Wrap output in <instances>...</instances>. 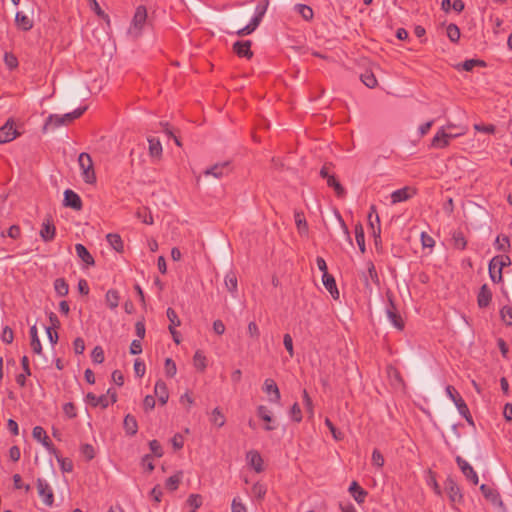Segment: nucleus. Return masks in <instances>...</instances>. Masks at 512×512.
Here are the masks:
<instances>
[{
    "instance_id": "obj_61",
    "label": "nucleus",
    "mask_w": 512,
    "mask_h": 512,
    "mask_svg": "<svg viewBox=\"0 0 512 512\" xmlns=\"http://www.w3.org/2000/svg\"><path fill=\"white\" fill-rule=\"evenodd\" d=\"M166 314L167 318L170 321V325H172L173 328H175L176 326H180L181 322L178 318L176 311L173 308H168Z\"/></svg>"
},
{
    "instance_id": "obj_16",
    "label": "nucleus",
    "mask_w": 512,
    "mask_h": 512,
    "mask_svg": "<svg viewBox=\"0 0 512 512\" xmlns=\"http://www.w3.org/2000/svg\"><path fill=\"white\" fill-rule=\"evenodd\" d=\"M349 492L358 504L364 503L365 498L368 494L367 491L360 487V485L356 481H353L350 484Z\"/></svg>"
},
{
    "instance_id": "obj_43",
    "label": "nucleus",
    "mask_w": 512,
    "mask_h": 512,
    "mask_svg": "<svg viewBox=\"0 0 512 512\" xmlns=\"http://www.w3.org/2000/svg\"><path fill=\"white\" fill-rule=\"evenodd\" d=\"M181 479H182V472H178V473L170 476L166 480V488H168L172 491L176 490L181 482Z\"/></svg>"
},
{
    "instance_id": "obj_24",
    "label": "nucleus",
    "mask_w": 512,
    "mask_h": 512,
    "mask_svg": "<svg viewBox=\"0 0 512 512\" xmlns=\"http://www.w3.org/2000/svg\"><path fill=\"white\" fill-rule=\"evenodd\" d=\"M123 427L127 435L134 436L138 431V423L134 416L127 414L124 418Z\"/></svg>"
},
{
    "instance_id": "obj_26",
    "label": "nucleus",
    "mask_w": 512,
    "mask_h": 512,
    "mask_svg": "<svg viewBox=\"0 0 512 512\" xmlns=\"http://www.w3.org/2000/svg\"><path fill=\"white\" fill-rule=\"evenodd\" d=\"M86 399H87L88 403L94 407L101 406L102 408H107L109 406L108 396L104 395V394L100 395V396H96L93 393H88L86 395Z\"/></svg>"
},
{
    "instance_id": "obj_25",
    "label": "nucleus",
    "mask_w": 512,
    "mask_h": 512,
    "mask_svg": "<svg viewBox=\"0 0 512 512\" xmlns=\"http://www.w3.org/2000/svg\"><path fill=\"white\" fill-rule=\"evenodd\" d=\"M148 143H149V155L153 158L159 159L162 156V151H163L160 140L156 137H149Z\"/></svg>"
},
{
    "instance_id": "obj_55",
    "label": "nucleus",
    "mask_w": 512,
    "mask_h": 512,
    "mask_svg": "<svg viewBox=\"0 0 512 512\" xmlns=\"http://www.w3.org/2000/svg\"><path fill=\"white\" fill-rule=\"evenodd\" d=\"M177 372L176 364L171 358L165 360V374L168 377H173Z\"/></svg>"
},
{
    "instance_id": "obj_6",
    "label": "nucleus",
    "mask_w": 512,
    "mask_h": 512,
    "mask_svg": "<svg viewBox=\"0 0 512 512\" xmlns=\"http://www.w3.org/2000/svg\"><path fill=\"white\" fill-rule=\"evenodd\" d=\"M361 279L364 282L366 289L370 291L372 290V284L379 286V277L372 262L367 263V271L362 272Z\"/></svg>"
},
{
    "instance_id": "obj_18",
    "label": "nucleus",
    "mask_w": 512,
    "mask_h": 512,
    "mask_svg": "<svg viewBox=\"0 0 512 512\" xmlns=\"http://www.w3.org/2000/svg\"><path fill=\"white\" fill-rule=\"evenodd\" d=\"M15 23L22 31H29L33 28V20L23 12H17L15 15Z\"/></svg>"
},
{
    "instance_id": "obj_58",
    "label": "nucleus",
    "mask_w": 512,
    "mask_h": 512,
    "mask_svg": "<svg viewBox=\"0 0 512 512\" xmlns=\"http://www.w3.org/2000/svg\"><path fill=\"white\" fill-rule=\"evenodd\" d=\"M81 454L90 461L95 457V451L92 445L84 444L81 446Z\"/></svg>"
},
{
    "instance_id": "obj_50",
    "label": "nucleus",
    "mask_w": 512,
    "mask_h": 512,
    "mask_svg": "<svg viewBox=\"0 0 512 512\" xmlns=\"http://www.w3.org/2000/svg\"><path fill=\"white\" fill-rule=\"evenodd\" d=\"M368 223L371 227L373 234L380 233V219L378 214L372 215V213L368 214Z\"/></svg>"
},
{
    "instance_id": "obj_27",
    "label": "nucleus",
    "mask_w": 512,
    "mask_h": 512,
    "mask_svg": "<svg viewBox=\"0 0 512 512\" xmlns=\"http://www.w3.org/2000/svg\"><path fill=\"white\" fill-rule=\"evenodd\" d=\"M62 125H65L63 116L62 115H58V114H51V115H49V117L45 121L43 130L47 131L49 129H55V128H58V127H60Z\"/></svg>"
},
{
    "instance_id": "obj_4",
    "label": "nucleus",
    "mask_w": 512,
    "mask_h": 512,
    "mask_svg": "<svg viewBox=\"0 0 512 512\" xmlns=\"http://www.w3.org/2000/svg\"><path fill=\"white\" fill-rule=\"evenodd\" d=\"M20 136V132L15 128L13 120L9 119L7 122L0 127V144L11 142Z\"/></svg>"
},
{
    "instance_id": "obj_28",
    "label": "nucleus",
    "mask_w": 512,
    "mask_h": 512,
    "mask_svg": "<svg viewBox=\"0 0 512 512\" xmlns=\"http://www.w3.org/2000/svg\"><path fill=\"white\" fill-rule=\"evenodd\" d=\"M64 206L71 207L74 210H80L82 208V201L79 194H64Z\"/></svg>"
},
{
    "instance_id": "obj_23",
    "label": "nucleus",
    "mask_w": 512,
    "mask_h": 512,
    "mask_svg": "<svg viewBox=\"0 0 512 512\" xmlns=\"http://www.w3.org/2000/svg\"><path fill=\"white\" fill-rule=\"evenodd\" d=\"M154 392L155 395L158 397L159 402L162 405H165L169 398V393L165 382L162 380H158L155 384Z\"/></svg>"
},
{
    "instance_id": "obj_11",
    "label": "nucleus",
    "mask_w": 512,
    "mask_h": 512,
    "mask_svg": "<svg viewBox=\"0 0 512 512\" xmlns=\"http://www.w3.org/2000/svg\"><path fill=\"white\" fill-rule=\"evenodd\" d=\"M480 490L483 496L490 501L494 506L503 507V502L501 500L499 492L491 486L486 484H482L480 486Z\"/></svg>"
},
{
    "instance_id": "obj_49",
    "label": "nucleus",
    "mask_w": 512,
    "mask_h": 512,
    "mask_svg": "<svg viewBox=\"0 0 512 512\" xmlns=\"http://www.w3.org/2000/svg\"><path fill=\"white\" fill-rule=\"evenodd\" d=\"M431 145L434 148H439V149H442V148H445L448 146V142H447L446 138L441 136V129L433 137Z\"/></svg>"
},
{
    "instance_id": "obj_8",
    "label": "nucleus",
    "mask_w": 512,
    "mask_h": 512,
    "mask_svg": "<svg viewBox=\"0 0 512 512\" xmlns=\"http://www.w3.org/2000/svg\"><path fill=\"white\" fill-rule=\"evenodd\" d=\"M389 306L387 307V316L391 323L399 330H402L404 328V322L400 316V314L397 312L396 307L394 305L392 295L390 293H387Z\"/></svg>"
},
{
    "instance_id": "obj_7",
    "label": "nucleus",
    "mask_w": 512,
    "mask_h": 512,
    "mask_svg": "<svg viewBox=\"0 0 512 512\" xmlns=\"http://www.w3.org/2000/svg\"><path fill=\"white\" fill-rule=\"evenodd\" d=\"M230 172H231V164L229 161H225L222 163H216L212 167L206 169L203 172V175L205 177L212 175L215 178L220 179L224 175H228Z\"/></svg>"
},
{
    "instance_id": "obj_30",
    "label": "nucleus",
    "mask_w": 512,
    "mask_h": 512,
    "mask_svg": "<svg viewBox=\"0 0 512 512\" xmlns=\"http://www.w3.org/2000/svg\"><path fill=\"white\" fill-rule=\"evenodd\" d=\"M119 300H120V297H119L118 291H116L114 289H110L107 291V293L105 295V302H106V305L110 309L117 308L119 305Z\"/></svg>"
},
{
    "instance_id": "obj_62",
    "label": "nucleus",
    "mask_w": 512,
    "mask_h": 512,
    "mask_svg": "<svg viewBox=\"0 0 512 512\" xmlns=\"http://www.w3.org/2000/svg\"><path fill=\"white\" fill-rule=\"evenodd\" d=\"M149 448L154 456L162 457L163 449L161 444L157 440H152L149 442Z\"/></svg>"
},
{
    "instance_id": "obj_60",
    "label": "nucleus",
    "mask_w": 512,
    "mask_h": 512,
    "mask_svg": "<svg viewBox=\"0 0 512 512\" xmlns=\"http://www.w3.org/2000/svg\"><path fill=\"white\" fill-rule=\"evenodd\" d=\"M326 180L328 187L333 188L335 192H344L340 182L335 178L333 173Z\"/></svg>"
},
{
    "instance_id": "obj_19",
    "label": "nucleus",
    "mask_w": 512,
    "mask_h": 512,
    "mask_svg": "<svg viewBox=\"0 0 512 512\" xmlns=\"http://www.w3.org/2000/svg\"><path fill=\"white\" fill-rule=\"evenodd\" d=\"M75 251L77 256L88 266H93L95 264L94 258L90 254V252L86 249L83 244H76Z\"/></svg>"
},
{
    "instance_id": "obj_44",
    "label": "nucleus",
    "mask_w": 512,
    "mask_h": 512,
    "mask_svg": "<svg viewBox=\"0 0 512 512\" xmlns=\"http://www.w3.org/2000/svg\"><path fill=\"white\" fill-rule=\"evenodd\" d=\"M476 66L485 67L486 63L480 59H469L461 64L462 69L465 71H472Z\"/></svg>"
},
{
    "instance_id": "obj_15",
    "label": "nucleus",
    "mask_w": 512,
    "mask_h": 512,
    "mask_svg": "<svg viewBox=\"0 0 512 512\" xmlns=\"http://www.w3.org/2000/svg\"><path fill=\"white\" fill-rule=\"evenodd\" d=\"M492 299V292L488 288L487 284H483L477 296V303L480 308L489 306Z\"/></svg>"
},
{
    "instance_id": "obj_32",
    "label": "nucleus",
    "mask_w": 512,
    "mask_h": 512,
    "mask_svg": "<svg viewBox=\"0 0 512 512\" xmlns=\"http://www.w3.org/2000/svg\"><path fill=\"white\" fill-rule=\"evenodd\" d=\"M355 232V239L357 242V245L362 253L365 252V235H364V229L361 223H357L354 228Z\"/></svg>"
},
{
    "instance_id": "obj_48",
    "label": "nucleus",
    "mask_w": 512,
    "mask_h": 512,
    "mask_svg": "<svg viewBox=\"0 0 512 512\" xmlns=\"http://www.w3.org/2000/svg\"><path fill=\"white\" fill-rule=\"evenodd\" d=\"M298 12L305 20H311L313 18L314 12L313 9L305 4H298L296 6Z\"/></svg>"
},
{
    "instance_id": "obj_59",
    "label": "nucleus",
    "mask_w": 512,
    "mask_h": 512,
    "mask_svg": "<svg viewBox=\"0 0 512 512\" xmlns=\"http://www.w3.org/2000/svg\"><path fill=\"white\" fill-rule=\"evenodd\" d=\"M291 418L299 423L302 420V412L298 403H294L290 409Z\"/></svg>"
},
{
    "instance_id": "obj_5",
    "label": "nucleus",
    "mask_w": 512,
    "mask_h": 512,
    "mask_svg": "<svg viewBox=\"0 0 512 512\" xmlns=\"http://www.w3.org/2000/svg\"><path fill=\"white\" fill-rule=\"evenodd\" d=\"M37 490L44 504L48 507H51L54 503V493L51 486L44 479L38 478Z\"/></svg>"
},
{
    "instance_id": "obj_51",
    "label": "nucleus",
    "mask_w": 512,
    "mask_h": 512,
    "mask_svg": "<svg viewBox=\"0 0 512 512\" xmlns=\"http://www.w3.org/2000/svg\"><path fill=\"white\" fill-rule=\"evenodd\" d=\"M252 494L257 498V499H263L266 495V492H267V489H266V486L262 483H255L253 486H252Z\"/></svg>"
},
{
    "instance_id": "obj_31",
    "label": "nucleus",
    "mask_w": 512,
    "mask_h": 512,
    "mask_svg": "<svg viewBox=\"0 0 512 512\" xmlns=\"http://www.w3.org/2000/svg\"><path fill=\"white\" fill-rule=\"evenodd\" d=\"M294 220L299 233L306 234L308 232V224L303 212L295 211Z\"/></svg>"
},
{
    "instance_id": "obj_36",
    "label": "nucleus",
    "mask_w": 512,
    "mask_h": 512,
    "mask_svg": "<svg viewBox=\"0 0 512 512\" xmlns=\"http://www.w3.org/2000/svg\"><path fill=\"white\" fill-rule=\"evenodd\" d=\"M54 289L59 296H66L69 292V286L64 278H57L54 281Z\"/></svg>"
},
{
    "instance_id": "obj_46",
    "label": "nucleus",
    "mask_w": 512,
    "mask_h": 512,
    "mask_svg": "<svg viewBox=\"0 0 512 512\" xmlns=\"http://www.w3.org/2000/svg\"><path fill=\"white\" fill-rule=\"evenodd\" d=\"M136 216L138 219H140L145 224H148V225L153 224V217L151 215V212L147 208L139 209L136 212Z\"/></svg>"
},
{
    "instance_id": "obj_20",
    "label": "nucleus",
    "mask_w": 512,
    "mask_h": 512,
    "mask_svg": "<svg viewBox=\"0 0 512 512\" xmlns=\"http://www.w3.org/2000/svg\"><path fill=\"white\" fill-rule=\"evenodd\" d=\"M34 439L40 441L46 448L50 449L53 444L47 436L46 431L41 426H35L32 431Z\"/></svg>"
},
{
    "instance_id": "obj_22",
    "label": "nucleus",
    "mask_w": 512,
    "mask_h": 512,
    "mask_svg": "<svg viewBox=\"0 0 512 512\" xmlns=\"http://www.w3.org/2000/svg\"><path fill=\"white\" fill-rule=\"evenodd\" d=\"M247 460L256 472L263 470V459L258 451L252 450L247 453Z\"/></svg>"
},
{
    "instance_id": "obj_12",
    "label": "nucleus",
    "mask_w": 512,
    "mask_h": 512,
    "mask_svg": "<svg viewBox=\"0 0 512 512\" xmlns=\"http://www.w3.org/2000/svg\"><path fill=\"white\" fill-rule=\"evenodd\" d=\"M56 228L55 225L51 219V217L45 218V220L42 223V227L40 230V236L43 241L49 242L52 241L55 237Z\"/></svg>"
},
{
    "instance_id": "obj_54",
    "label": "nucleus",
    "mask_w": 512,
    "mask_h": 512,
    "mask_svg": "<svg viewBox=\"0 0 512 512\" xmlns=\"http://www.w3.org/2000/svg\"><path fill=\"white\" fill-rule=\"evenodd\" d=\"M187 503L193 508L194 511H196L202 505V496L199 494H191L187 499Z\"/></svg>"
},
{
    "instance_id": "obj_45",
    "label": "nucleus",
    "mask_w": 512,
    "mask_h": 512,
    "mask_svg": "<svg viewBox=\"0 0 512 512\" xmlns=\"http://www.w3.org/2000/svg\"><path fill=\"white\" fill-rule=\"evenodd\" d=\"M489 276L494 283H500L503 280L502 271L493 266V263L489 262Z\"/></svg>"
},
{
    "instance_id": "obj_2",
    "label": "nucleus",
    "mask_w": 512,
    "mask_h": 512,
    "mask_svg": "<svg viewBox=\"0 0 512 512\" xmlns=\"http://www.w3.org/2000/svg\"><path fill=\"white\" fill-rule=\"evenodd\" d=\"M446 394L454 402L460 415H462L469 424L473 425L474 423L469 408L456 389L453 386L448 385L446 387Z\"/></svg>"
},
{
    "instance_id": "obj_29",
    "label": "nucleus",
    "mask_w": 512,
    "mask_h": 512,
    "mask_svg": "<svg viewBox=\"0 0 512 512\" xmlns=\"http://www.w3.org/2000/svg\"><path fill=\"white\" fill-rule=\"evenodd\" d=\"M30 337H31L30 345H31L33 352L36 354H41L42 353V345H41L40 339L38 337V332H37V328L35 325H33L30 328Z\"/></svg>"
},
{
    "instance_id": "obj_34",
    "label": "nucleus",
    "mask_w": 512,
    "mask_h": 512,
    "mask_svg": "<svg viewBox=\"0 0 512 512\" xmlns=\"http://www.w3.org/2000/svg\"><path fill=\"white\" fill-rule=\"evenodd\" d=\"M453 246L457 249L464 250L467 245L464 234L461 231H454L452 234Z\"/></svg>"
},
{
    "instance_id": "obj_47",
    "label": "nucleus",
    "mask_w": 512,
    "mask_h": 512,
    "mask_svg": "<svg viewBox=\"0 0 512 512\" xmlns=\"http://www.w3.org/2000/svg\"><path fill=\"white\" fill-rule=\"evenodd\" d=\"M494 245L498 251L506 252L510 248L509 238L507 236H497Z\"/></svg>"
},
{
    "instance_id": "obj_64",
    "label": "nucleus",
    "mask_w": 512,
    "mask_h": 512,
    "mask_svg": "<svg viewBox=\"0 0 512 512\" xmlns=\"http://www.w3.org/2000/svg\"><path fill=\"white\" fill-rule=\"evenodd\" d=\"M257 414L265 422H271V420H272L270 411L268 410V408L266 406L260 405L257 408Z\"/></svg>"
},
{
    "instance_id": "obj_10",
    "label": "nucleus",
    "mask_w": 512,
    "mask_h": 512,
    "mask_svg": "<svg viewBox=\"0 0 512 512\" xmlns=\"http://www.w3.org/2000/svg\"><path fill=\"white\" fill-rule=\"evenodd\" d=\"M444 488L452 503H457L462 500L463 496L460 492V488L453 479L448 478L445 481Z\"/></svg>"
},
{
    "instance_id": "obj_17",
    "label": "nucleus",
    "mask_w": 512,
    "mask_h": 512,
    "mask_svg": "<svg viewBox=\"0 0 512 512\" xmlns=\"http://www.w3.org/2000/svg\"><path fill=\"white\" fill-rule=\"evenodd\" d=\"M22 373L16 376V382L20 387H24L26 385V377L31 375V370L29 367V359L27 356H23L21 359Z\"/></svg>"
},
{
    "instance_id": "obj_37",
    "label": "nucleus",
    "mask_w": 512,
    "mask_h": 512,
    "mask_svg": "<svg viewBox=\"0 0 512 512\" xmlns=\"http://www.w3.org/2000/svg\"><path fill=\"white\" fill-rule=\"evenodd\" d=\"M87 110V107L84 106V107H79L77 109H75L74 111L70 112V113H66L63 116V119H64V122H65V125L73 122L75 119L79 118L80 116L83 115V113Z\"/></svg>"
},
{
    "instance_id": "obj_21",
    "label": "nucleus",
    "mask_w": 512,
    "mask_h": 512,
    "mask_svg": "<svg viewBox=\"0 0 512 512\" xmlns=\"http://www.w3.org/2000/svg\"><path fill=\"white\" fill-rule=\"evenodd\" d=\"M322 281H323V285L329 291L331 296L334 299H338L339 291L337 289L334 277L332 275H330L329 273L328 274H323Z\"/></svg>"
},
{
    "instance_id": "obj_41",
    "label": "nucleus",
    "mask_w": 512,
    "mask_h": 512,
    "mask_svg": "<svg viewBox=\"0 0 512 512\" xmlns=\"http://www.w3.org/2000/svg\"><path fill=\"white\" fill-rule=\"evenodd\" d=\"M210 420L217 427L224 426L226 422L224 415L222 414L221 410L218 407L212 411Z\"/></svg>"
},
{
    "instance_id": "obj_52",
    "label": "nucleus",
    "mask_w": 512,
    "mask_h": 512,
    "mask_svg": "<svg viewBox=\"0 0 512 512\" xmlns=\"http://www.w3.org/2000/svg\"><path fill=\"white\" fill-rule=\"evenodd\" d=\"M4 62H5V65L8 67V69H10V70H13L18 67V59L11 52H6L4 54Z\"/></svg>"
},
{
    "instance_id": "obj_14",
    "label": "nucleus",
    "mask_w": 512,
    "mask_h": 512,
    "mask_svg": "<svg viewBox=\"0 0 512 512\" xmlns=\"http://www.w3.org/2000/svg\"><path fill=\"white\" fill-rule=\"evenodd\" d=\"M263 390L265 393L272 395L269 399L270 402L278 403L280 401V391L274 380L266 379Z\"/></svg>"
},
{
    "instance_id": "obj_39",
    "label": "nucleus",
    "mask_w": 512,
    "mask_h": 512,
    "mask_svg": "<svg viewBox=\"0 0 512 512\" xmlns=\"http://www.w3.org/2000/svg\"><path fill=\"white\" fill-rule=\"evenodd\" d=\"M206 361L205 355L200 350L195 352L193 357V364L195 368L200 371H204L207 366Z\"/></svg>"
},
{
    "instance_id": "obj_35",
    "label": "nucleus",
    "mask_w": 512,
    "mask_h": 512,
    "mask_svg": "<svg viewBox=\"0 0 512 512\" xmlns=\"http://www.w3.org/2000/svg\"><path fill=\"white\" fill-rule=\"evenodd\" d=\"M446 32L447 37L451 42L458 43L461 33L459 27L456 24L450 23L446 28Z\"/></svg>"
},
{
    "instance_id": "obj_38",
    "label": "nucleus",
    "mask_w": 512,
    "mask_h": 512,
    "mask_svg": "<svg viewBox=\"0 0 512 512\" xmlns=\"http://www.w3.org/2000/svg\"><path fill=\"white\" fill-rule=\"evenodd\" d=\"M225 286L231 293L237 292V277L234 272H229L225 276Z\"/></svg>"
},
{
    "instance_id": "obj_40",
    "label": "nucleus",
    "mask_w": 512,
    "mask_h": 512,
    "mask_svg": "<svg viewBox=\"0 0 512 512\" xmlns=\"http://www.w3.org/2000/svg\"><path fill=\"white\" fill-rule=\"evenodd\" d=\"M360 78L363 84L368 88H374L378 84L375 75L370 71H366L365 73L361 74Z\"/></svg>"
},
{
    "instance_id": "obj_42",
    "label": "nucleus",
    "mask_w": 512,
    "mask_h": 512,
    "mask_svg": "<svg viewBox=\"0 0 512 512\" xmlns=\"http://www.w3.org/2000/svg\"><path fill=\"white\" fill-rule=\"evenodd\" d=\"M490 261L493 263V266H497L501 271L504 267L511 264V260L507 255L495 256Z\"/></svg>"
},
{
    "instance_id": "obj_13",
    "label": "nucleus",
    "mask_w": 512,
    "mask_h": 512,
    "mask_svg": "<svg viewBox=\"0 0 512 512\" xmlns=\"http://www.w3.org/2000/svg\"><path fill=\"white\" fill-rule=\"evenodd\" d=\"M252 42L250 40L245 41H236L233 44V51L239 57L251 59L253 56V52L251 51Z\"/></svg>"
},
{
    "instance_id": "obj_53",
    "label": "nucleus",
    "mask_w": 512,
    "mask_h": 512,
    "mask_svg": "<svg viewBox=\"0 0 512 512\" xmlns=\"http://www.w3.org/2000/svg\"><path fill=\"white\" fill-rule=\"evenodd\" d=\"M247 333L251 339L255 341L259 340L260 330L255 321H251L248 323Z\"/></svg>"
},
{
    "instance_id": "obj_63",
    "label": "nucleus",
    "mask_w": 512,
    "mask_h": 512,
    "mask_svg": "<svg viewBox=\"0 0 512 512\" xmlns=\"http://www.w3.org/2000/svg\"><path fill=\"white\" fill-rule=\"evenodd\" d=\"M13 339H14L13 330L8 326L4 327L2 335H1V340L4 343L11 344L13 342Z\"/></svg>"
},
{
    "instance_id": "obj_57",
    "label": "nucleus",
    "mask_w": 512,
    "mask_h": 512,
    "mask_svg": "<svg viewBox=\"0 0 512 512\" xmlns=\"http://www.w3.org/2000/svg\"><path fill=\"white\" fill-rule=\"evenodd\" d=\"M93 362L100 364L104 361V352L100 346H96L91 353Z\"/></svg>"
},
{
    "instance_id": "obj_3",
    "label": "nucleus",
    "mask_w": 512,
    "mask_h": 512,
    "mask_svg": "<svg viewBox=\"0 0 512 512\" xmlns=\"http://www.w3.org/2000/svg\"><path fill=\"white\" fill-rule=\"evenodd\" d=\"M78 164L82 170L84 181L90 184L94 183L96 177L91 156L88 153L82 152L78 157Z\"/></svg>"
},
{
    "instance_id": "obj_56",
    "label": "nucleus",
    "mask_w": 512,
    "mask_h": 512,
    "mask_svg": "<svg viewBox=\"0 0 512 512\" xmlns=\"http://www.w3.org/2000/svg\"><path fill=\"white\" fill-rule=\"evenodd\" d=\"M502 320L509 326L512 325V307L504 306L501 311Z\"/></svg>"
},
{
    "instance_id": "obj_33",
    "label": "nucleus",
    "mask_w": 512,
    "mask_h": 512,
    "mask_svg": "<svg viewBox=\"0 0 512 512\" xmlns=\"http://www.w3.org/2000/svg\"><path fill=\"white\" fill-rule=\"evenodd\" d=\"M106 239L113 249L117 252H123L124 245L120 235L109 233L107 234Z\"/></svg>"
},
{
    "instance_id": "obj_1",
    "label": "nucleus",
    "mask_w": 512,
    "mask_h": 512,
    "mask_svg": "<svg viewBox=\"0 0 512 512\" xmlns=\"http://www.w3.org/2000/svg\"><path fill=\"white\" fill-rule=\"evenodd\" d=\"M148 13L147 9L144 5H139L134 13L132 18L129 33L133 35L135 38H138L142 34V30L147 22Z\"/></svg>"
},
{
    "instance_id": "obj_9",
    "label": "nucleus",
    "mask_w": 512,
    "mask_h": 512,
    "mask_svg": "<svg viewBox=\"0 0 512 512\" xmlns=\"http://www.w3.org/2000/svg\"><path fill=\"white\" fill-rule=\"evenodd\" d=\"M456 462L464 476L474 485L478 484L479 478L473 467L460 456L456 457Z\"/></svg>"
}]
</instances>
